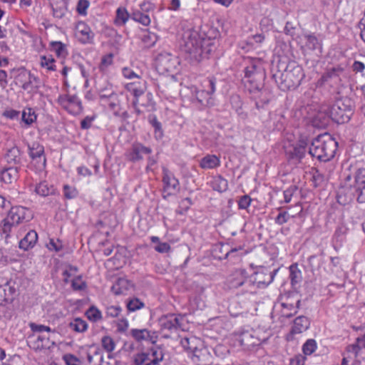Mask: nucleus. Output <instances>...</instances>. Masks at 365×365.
Instances as JSON below:
<instances>
[{"instance_id":"obj_1","label":"nucleus","mask_w":365,"mask_h":365,"mask_svg":"<svg viewBox=\"0 0 365 365\" xmlns=\"http://www.w3.org/2000/svg\"><path fill=\"white\" fill-rule=\"evenodd\" d=\"M354 180L351 182V176L347 175L343 185L337 192V202L341 205H346L354 200L359 203L365 202V168H361L356 170Z\"/></svg>"},{"instance_id":"obj_2","label":"nucleus","mask_w":365,"mask_h":365,"mask_svg":"<svg viewBox=\"0 0 365 365\" xmlns=\"http://www.w3.org/2000/svg\"><path fill=\"white\" fill-rule=\"evenodd\" d=\"M277 70L272 73V78L282 91H286L297 88L305 75L302 66L295 62L289 63L279 61L277 66Z\"/></svg>"},{"instance_id":"obj_3","label":"nucleus","mask_w":365,"mask_h":365,"mask_svg":"<svg viewBox=\"0 0 365 365\" xmlns=\"http://www.w3.org/2000/svg\"><path fill=\"white\" fill-rule=\"evenodd\" d=\"M354 103L347 97L337 99L331 106L324 105L321 107V113L326 115L324 120L331 118L336 123H347L354 113Z\"/></svg>"},{"instance_id":"obj_4","label":"nucleus","mask_w":365,"mask_h":365,"mask_svg":"<svg viewBox=\"0 0 365 365\" xmlns=\"http://www.w3.org/2000/svg\"><path fill=\"white\" fill-rule=\"evenodd\" d=\"M338 143L328 133L315 138L309 146V154L322 162L332 159L337 150Z\"/></svg>"},{"instance_id":"obj_5","label":"nucleus","mask_w":365,"mask_h":365,"mask_svg":"<svg viewBox=\"0 0 365 365\" xmlns=\"http://www.w3.org/2000/svg\"><path fill=\"white\" fill-rule=\"evenodd\" d=\"M185 51L190 53L191 58L200 62L205 58H208L213 51L214 45L209 38H201L197 35L190 36L185 42Z\"/></svg>"},{"instance_id":"obj_6","label":"nucleus","mask_w":365,"mask_h":365,"mask_svg":"<svg viewBox=\"0 0 365 365\" xmlns=\"http://www.w3.org/2000/svg\"><path fill=\"white\" fill-rule=\"evenodd\" d=\"M245 269H237L235 272V277L230 280V285L233 289H239V293L242 294H254L257 292V287L255 284L252 275L247 276Z\"/></svg>"},{"instance_id":"obj_7","label":"nucleus","mask_w":365,"mask_h":365,"mask_svg":"<svg viewBox=\"0 0 365 365\" xmlns=\"http://www.w3.org/2000/svg\"><path fill=\"white\" fill-rule=\"evenodd\" d=\"M278 272V269L271 270L269 267H261L252 275L257 289L266 288L270 284Z\"/></svg>"},{"instance_id":"obj_8","label":"nucleus","mask_w":365,"mask_h":365,"mask_svg":"<svg viewBox=\"0 0 365 365\" xmlns=\"http://www.w3.org/2000/svg\"><path fill=\"white\" fill-rule=\"evenodd\" d=\"M157 69L162 73H173L178 66V60L168 52L160 53L155 58Z\"/></svg>"},{"instance_id":"obj_9","label":"nucleus","mask_w":365,"mask_h":365,"mask_svg":"<svg viewBox=\"0 0 365 365\" xmlns=\"http://www.w3.org/2000/svg\"><path fill=\"white\" fill-rule=\"evenodd\" d=\"M32 217L31 212L28 208L21 206L11 207L6 216V218L14 226H17L23 222H29Z\"/></svg>"},{"instance_id":"obj_10","label":"nucleus","mask_w":365,"mask_h":365,"mask_svg":"<svg viewBox=\"0 0 365 365\" xmlns=\"http://www.w3.org/2000/svg\"><path fill=\"white\" fill-rule=\"evenodd\" d=\"M309 141L307 138H301L294 145L286 150L289 160L300 162L305 156Z\"/></svg>"},{"instance_id":"obj_11","label":"nucleus","mask_w":365,"mask_h":365,"mask_svg":"<svg viewBox=\"0 0 365 365\" xmlns=\"http://www.w3.org/2000/svg\"><path fill=\"white\" fill-rule=\"evenodd\" d=\"M16 296H17L16 282L9 280L0 285V305L12 303Z\"/></svg>"},{"instance_id":"obj_12","label":"nucleus","mask_w":365,"mask_h":365,"mask_svg":"<svg viewBox=\"0 0 365 365\" xmlns=\"http://www.w3.org/2000/svg\"><path fill=\"white\" fill-rule=\"evenodd\" d=\"M163 192L167 195L175 194L180 189V183L175 175L166 168H163Z\"/></svg>"},{"instance_id":"obj_13","label":"nucleus","mask_w":365,"mask_h":365,"mask_svg":"<svg viewBox=\"0 0 365 365\" xmlns=\"http://www.w3.org/2000/svg\"><path fill=\"white\" fill-rule=\"evenodd\" d=\"M182 315L174 314L163 316L160 319V327L163 329L169 331H177L182 327Z\"/></svg>"},{"instance_id":"obj_14","label":"nucleus","mask_w":365,"mask_h":365,"mask_svg":"<svg viewBox=\"0 0 365 365\" xmlns=\"http://www.w3.org/2000/svg\"><path fill=\"white\" fill-rule=\"evenodd\" d=\"M152 149L146 147L140 143H134L128 155V160L133 163L138 162L143 159V155H150Z\"/></svg>"},{"instance_id":"obj_15","label":"nucleus","mask_w":365,"mask_h":365,"mask_svg":"<svg viewBox=\"0 0 365 365\" xmlns=\"http://www.w3.org/2000/svg\"><path fill=\"white\" fill-rule=\"evenodd\" d=\"M245 75L248 79L254 78L264 81L265 78V73L259 61H252L250 64L245 68Z\"/></svg>"},{"instance_id":"obj_16","label":"nucleus","mask_w":365,"mask_h":365,"mask_svg":"<svg viewBox=\"0 0 365 365\" xmlns=\"http://www.w3.org/2000/svg\"><path fill=\"white\" fill-rule=\"evenodd\" d=\"M76 29L78 39L81 43L87 44L93 43L94 34L86 24L79 22Z\"/></svg>"},{"instance_id":"obj_17","label":"nucleus","mask_w":365,"mask_h":365,"mask_svg":"<svg viewBox=\"0 0 365 365\" xmlns=\"http://www.w3.org/2000/svg\"><path fill=\"white\" fill-rule=\"evenodd\" d=\"M20 166H6L0 172V180L11 184L19 178Z\"/></svg>"},{"instance_id":"obj_18","label":"nucleus","mask_w":365,"mask_h":365,"mask_svg":"<svg viewBox=\"0 0 365 365\" xmlns=\"http://www.w3.org/2000/svg\"><path fill=\"white\" fill-rule=\"evenodd\" d=\"M146 81L144 80L137 82L128 83L125 86V89L133 96V99H136L143 96L146 91Z\"/></svg>"},{"instance_id":"obj_19","label":"nucleus","mask_w":365,"mask_h":365,"mask_svg":"<svg viewBox=\"0 0 365 365\" xmlns=\"http://www.w3.org/2000/svg\"><path fill=\"white\" fill-rule=\"evenodd\" d=\"M133 101H137V103L144 108L146 112H154L156 110V103L153 99V95L150 92H148L145 96L139 97L136 99H133Z\"/></svg>"},{"instance_id":"obj_20","label":"nucleus","mask_w":365,"mask_h":365,"mask_svg":"<svg viewBox=\"0 0 365 365\" xmlns=\"http://www.w3.org/2000/svg\"><path fill=\"white\" fill-rule=\"evenodd\" d=\"M4 160L8 166H20L21 163V151L16 146H14L7 150L4 155Z\"/></svg>"},{"instance_id":"obj_21","label":"nucleus","mask_w":365,"mask_h":365,"mask_svg":"<svg viewBox=\"0 0 365 365\" xmlns=\"http://www.w3.org/2000/svg\"><path fill=\"white\" fill-rule=\"evenodd\" d=\"M29 148V156L33 160H36L37 162L41 163L42 166L46 165V158L44 156V148L37 143H34Z\"/></svg>"},{"instance_id":"obj_22","label":"nucleus","mask_w":365,"mask_h":365,"mask_svg":"<svg viewBox=\"0 0 365 365\" xmlns=\"http://www.w3.org/2000/svg\"><path fill=\"white\" fill-rule=\"evenodd\" d=\"M38 241V235L35 230H30L19 242V248L25 251L34 247Z\"/></svg>"},{"instance_id":"obj_23","label":"nucleus","mask_w":365,"mask_h":365,"mask_svg":"<svg viewBox=\"0 0 365 365\" xmlns=\"http://www.w3.org/2000/svg\"><path fill=\"white\" fill-rule=\"evenodd\" d=\"M309 325L310 322L307 317L299 316L294 319L291 333L293 334L302 333L309 329Z\"/></svg>"},{"instance_id":"obj_24","label":"nucleus","mask_w":365,"mask_h":365,"mask_svg":"<svg viewBox=\"0 0 365 365\" xmlns=\"http://www.w3.org/2000/svg\"><path fill=\"white\" fill-rule=\"evenodd\" d=\"M220 165V160L215 155H206L200 161V166L202 169H214Z\"/></svg>"},{"instance_id":"obj_25","label":"nucleus","mask_w":365,"mask_h":365,"mask_svg":"<svg viewBox=\"0 0 365 365\" xmlns=\"http://www.w3.org/2000/svg\"><path fill=\"white\" fill-rule=\"evenodd\" d=\"M130 282L125 278H118L111 287V292L115 295L123 294L129 289Z\"/></svg>"},{"instance_id":"obj_26","label":"nucleus","mask_w":365,"mask_h":365,"mask_svg":"<svg viewBox=\"0 0 365 365\" xmlns=\"http://www.w3.org/2000/svg\"><path fill=\"white\" fill-rule=\"evenodd\" d=\"M262 91L264 93H257L255 96H252V98L255 101V107L257 110L264 109L270 101V93L268 90L264 88Z\"/></svg>"},{"instance_id":"obj_27","label":"nucleus","mask_w":365,"mask_h":365,"mask_svg":"<svg viewBox=\"0 0 365 365\" xmlns=\"http://www.w3.org/2000/svg\"><path fill=\"white\" fill-rule=\"evenodd\" d=\"M49 336H38L36 340L29 342V346L36 351H38L43 349L49 348Z\"/></svg>"},{"instance_id":"obj_28","label":"nucleus","mask_w":365,"mask_h":365,"mask_svg":"<svg viewBox=\"0 0 365 365\" xmlns=\"http://www.w3.org/2000/svg\"><path fill=\"white\" fill-rule=\"evenodd\" d=\"M21 88L25 91H36L40 88V80L29 72L28 73V80L23 83Z\"/></svg>"},{"instance_id":"obj_29","label":"nucleus","mask_w":365,"mask_h":365,"mask_svg":"<svg viewBox=\"0 0 365 365\" xmlns=\"http://www.w3.org/2000/svg\"><path fill=\"white\" fill-rule=\"evenodd\" d=\"M257 79L252 78L247 81L248 85L246 86L252 96L265 93L264 91H262L264 88L263 81L257 82Z\"/></svg>"},{"instance_id":"obj_30","label":"nucleus","mask_w":365,"mask_h":365,"mask_svg":"<svg viewBox=\"0 0 365 365\" xmlns=\"http://www.w3.org/2000/svg\"><path fill=\"white\" fill-rule=\"evenodd\" d=\"M98 94L101 100H108L110 98H115L116 93L113 90L110 84L107 83L105 87L98 86L97 87Z\"/></svg>"},{"instance_id":"obj_31","label":"nucleus","mask_w":365,"mask_h":365,"mask_svg":"<svg viewBox=\"0 0 365 365\" xmlns=\"http://www.w3.org/2000/svg\"><path fill=\"white\" fill-rule=\"evenodd\" d=\"M195 98L202 106H207L212 103V96H210L205 89L195 91Z\"/></svg>"},{"instance_id":"obj_32","label":"nucleus","mask_w":365,"mask_h":365,"mask_svg":"<svg viewBox=\"0 0 365 365\" xmlns=\"http://www.w3.org/2000/svg\"><path fill=\"white\" fill-rule=\"evenodd\" d=\"M305 38V46L307 48L312 51L319 50V53H322V43L316 36L314 34L307 35Z\"/></svg>"},{"instance_id":"obj_33","label":"nucleus","mask_w":365,"mask_h":365,"mask_svg":"<svg viewBox=\"0 0 365 365\" xmlns=\"http://www.w3.org/2000/svg\"><path fill=\"white\" fill-rule=\"evenodd\" d=\"M68 327L76 332L83 333L87 330L88 324L81 318H76L69 323Z\"/></svg>"},{"instance_id":"obj_34","label":"nucleus","mask_w":365,"mask_h":365,"mask_svg":"<svg viewBox=\"0 0 365 365\" xmlns=\"http://www.w3.org/2000/svg\"><path fill=\"white\" fill-rule=\"evenodd\" d=\"M131 14H129L127 9L123 7H119L116 10V16L115 23L118 26H123L130 18Z\"/></svg>"},{"instance_id":"obj_35","label":"nucleus","mask_w":365,"mask_h":365,"mask_svg":"<svg viewBox=\"0 0 365 365\" xmlns=\"http://www.w3.org/2000/svg\"><path fill=\"white\" fill-rule=\"evenodd\" d=\"M82 104L77 96L73 95L68 96V110L71 113H78L82 110Z\"/></svg>"},{"instance_id":"obj_36","label":"nucleus","mask_w":365,"mask_h":365,"mask_svg":"<svg viewBox=\"0 0 365 365\" xmlns=\"http://www.w3.org/2000/svg\"><path fill=\"white\" fill-rule=\"evenodd\" d=\"M211 184L213 190L220 192H225L228 188L227 180L223 178L221 175L215 177Z\"/></svg>"},{"instance_id":"obj_37","label":"nucleus","mask_w":365,"mask_h":365,"mask_svg":"<svg viewBox=\"0 0 365 365\" xmlns=\"http://www.w3.org/2000/svg\"><path fill=\"white\" fill-rule=\"evenodd\" d=\"M230 102L232 108L236 110L241 118L243 120L246 119L247 118V113L244 112L242 108V102L240 97L238 95H233L230 98Z\"/></svg>"},{"instance_id":"obj_38","label":"nucleus","mask_w":365,"mask_h":365,"mask_svg":"<svg viewBox=\"0 0 365 365\" xmlns=\"http://www.w3.org/2000/svg\"><path fill=\"white\" fill-rule=\"evenodd\" d=\"M35 191L38 195L46 197L53 193L54 188L52 185H49L47 182L43 181L36 186Z\"/></svg>"},{"instance_id":"obj_39","label":"nucleus","mask_w":365,"mask_h":365,"mask_svg":"<svg viewBox=\"0 0 365 365\" xmlns=\"http://www.w3.org/2000/svg\"><path fill=\"white\" fill-rule=\"evenodd\" d=\"M36 118L35 111L31 108H26L21 114V121L27 126L31 125L36 120Z\"/></svg>"},{"instance_id":"obj_40","label":"nucleus","mask_w":365,"mask_h":365,"mask_svg":"<svg viewBox=\"0 0 365 365\" xmlns=\"http://www.w3.org/2000/svg\"><path fill=\"white\" fill-rule=\"evenodd\" d=\"M14 227H15L14 224L5 217L0 222V235L5 239H8Z\"/></svg>"},{"instance_id":"obj_41","label":"nucleus","mask_w":365,"mask_h":365,"mask_svg":"<svg viewBox=\"0 0 365 365\" xmlns=\"http://www.w3.org/2000/svg\"><path fill=\"white\" fill-rule=\"evenodd\" d=\"M264 35L262 34H257L249 36L245 43L250 48H256L264 41Z\"/></svg>"},{"instance_id":"obj_42","label":"nucleus","mask_w":365,"mask_h":365,"mask_svg":"<svg viewBox=\"0 0 365 365\" xmlns=\"http://www.w3.org/2000/svg\"><path fill=\"white\" fill-rule=\"evenodd\" d=\"M130 335L136 341L140 342L147 340L150 336V331L146 329H133L130 330Z\"/></svg>"},{"instance_id":"obj_43","label":"nucleus","mask_w":365,"mask_h":365,"mask_svg":"<svg viewBox=\"0 0 365 365\" xmlns=\"http://www.w3.org/2000/svg\"><path fill=\"white\" fill-rule=\"evenodd\" d=\"M130 19L143 26H148L150 23V19L148 14L140 11H135L131 14Z\"/></svg>"},{"instance_id":"obj_44","label":"nucleus","mask_w":365,"mask_h":365,"mask_svg":"<svg viewBox=\"0 0 365 365\" xmlns=\"http://www.w3.org/2000/svg\"><path fill=\"white\" fill-rule=\"evenodd\" d=\"M85 314L86 317L93 322H97L102 319L101 311L95 306L89 307Z\"/></svg>"},{"instance_id":"obj_45","label":"nucleus","mask_w":365,"mask_h":365,"mask_svg":"<svg viewBox=\"0 0 365 365\" xmlns=\"http://www.w3.org/2000/svg\"><path fill=\"white\" fill-rule=\"evenodd\" d=\"M289 278L292 285L299 283L302 279V273L297 264H293L289 267Z\"/></svg>"},{"instance_id":"obj_46","label":"nucleus","mask_w":365,"mask_h":365,"mask_svg":"<svg viewBox=\"0 0 365 365\" xmlns=\"http://www.w3.org/2000/svg\"><path fill=\"white\" fill-rule=\"evenodd\" d=\"M50 47L58 57L65 56L67 54L66 45L61 41H51Z\"/></svg>"},{"instance_id":"obj_47","label":"nucleus","mask_w":365,"mask_h":365,"mask_svg":"<svg viewBox=\"0 0 365 365\" xmlns=\"http://www.w3.org/2000/svg\"><path fill=\"white\" fill-rule=\"evenodd\" d=\"M71 287L74 291H83L87 288V283L83 280L82 275H78L71 280Z\"/></svg>"},{"instance_id":"obj_48","label":"nucleus","mask_w":365,"mask_h":365,"mask_svg":"<svg viewBox=\"0 0 365 365\" xmlns=\"http://www.w3.org/2000/svg\"><path fill=\"white\" fill-rule=\"evenodd\" d=\"M197 340L195 338H184L181 340V344L184 349L192 352L195 355V353L197 351V346H195V342Z\"/></svg>"},{"instance_id":"obj_49","label":"nucleus","mask_w":365,"mask_h":365,"mask_svg":"<svg viewBox=\"0 0 365 365\" xmlns=\"http://www.w3.org/2000/svg\"><path fill=\"white\" fill-rule=\"evenodd\" d=\"M41 66L46 67L49 71H56L55 59L51 56H41Z\"/></svg>"},{"instance_id":"obj_50","label":"nucleus","mask_w":365,"mask_h":365,"mask_svg":"<svg viewBox=\"0 0 365 365\" xmlns=\"http://www.w3.org/2000/svg\"><path fill=\"white\" fill-rule=\"evenodd\" d=\"M317 349V342L314 339H308L302 346V351L304 355H311Z\"/></svg>"},{"instance_id":"obj_51","label":"nucleus","mask_w":365,"mask_h":365,"mask_svg":"<svg viewBox=\"0 0 365 365\" xmlns=\"http://www.w3.org/2000/svg\"><path fill=\"white\" fill-rule=\"evenodd\" d=\"M101 344L103 348L108 353L112 352L115 349V344L109 336H105L102 338Z\"/></svg>"},{"instance_id":"obj_52","label":"nucleus","mask_w":365,"mask_h":365,"mask_svg":"<svg viewBox=\"0 0 365 365\" xmlns=\"http://www.w3.org/2000/svg\"><path fill=\"white\" fill-rule=\"evenodd\" d=\"M150 357L149 353H138L134 355L133 364L134 365H145V364L150 360Z\"/></svg>"},{"instance_id":"obj_53","label":"nucleus","mask_w":365,"mask_h":365,"mask_svg":"<svg viewBox=\"0 0 365 365\" xmlns=\"http://www.w3.org/2000/svg\"><path fill=\"white\" fill-rule=\"evenodd\" d=\"M216 79L215 78H207L204 81V89L212 96L215 91Z\"/></svg>"},{"instance_id":"obj_54","label":"nucleus","mask_w":365,"mask_h":365,"mask_svg":"<svg viewBox=\"0 0 365 365\" xmlns=\"http://www.w3.org/2000/svg\"><path fill=\"white\" fill-rule=\"evenodd\" d=\"M144 307L143 302L138 298H133L127 303V309L129 312H135Z\"/></svg>"},{"instance_id":"obj_55","label":"nucleus","mask_w":365,"mask_h":365,"mask_svg":"<svg viewBox=\"0 0 365 365\" xmlns=\"http://www.w3.org/2000/svg\"><path fill=\"white\" fill-rule=\"evenodd\" d=\"M90 6L88 0H78L76 6V11L79 15L86 16L87 9Z\"/></svg>"},{"instance_id":"obj_56","label":"nucleus","mask_w":365,"mask_h":365,"mask_svg":"<svg viewBox=\"0 0 365 365\" xmlns=\"http://www.w3.org/2000/svg\"><path fill=\"white\" fill-rule=\"evenodd\" d=\"M78 190L73 186L68 185H63V195L66 199H73L77 197Z\"/></svg>"},{"instance_id":"obj_57","label":"nucleus","mask_w":365,"mask_h":365,"mask_svg":"<svg viewBox=\"0 0 365 365\" xmlns=\"http://www.w3.org/2000/svg\"><path fill=\"white\" fill-rule=\"evenodd\" d=\"M343 68L340 67L332 68L330 70H328L322 77L321 80L324 82L328 81L329 79L336 77L338 76L339 72H342Z\"/></svg>"},{"instance_id":"obj_58","label":"nucleus","mask_w":365,"mask_h":365,"mask_svg":"<svg viewBox=\"0 0 365 365\" xmlns=\"http://www.w3.org/2000/svg\"><path fill=\"white\" fill-rule=\"evenodd\" d=\"M148 121L154 128L155 133H159L160 135L163 134L161 123L158 120L155 115L150 114L148 115Z\"/></svg>"},{"instance_id":"obj_59","label":"nucleus","mask_w":365,"mask_h":365,"mask_svg":"<svg viewBox=\"0 0 365 365\" xmlns=\"http://www.w3.org/2000/svg\"><path fill=\"white\" fill-rule=\"evenodd\" d=\"M295 215H290L287 211L281 212L274 219L276 224L282 225L288 222L290 217H294Z\"/></svg>"},{"instance_id":"obj_60","label":"nucleus","mask_w":365,"mask_h":365,"mask_svg":"<svg viewBox=\"0 0 365 365\" xmlns=\"http://www.w3.org/2000/svg\"><path fill=\"white\" fill-rule=\"evenodd\" d=\"M29 326H30L31 331H33L34 332L47 331V332L56 333L55 329H51L50 327L45 326L43 324H37L35 323H31Z\"/></svg>"},{"instance_id":"obj_61","label":"nucleus","mask_w":365,"mask_h":365,"mask_svg":"<svg viewBox=\"0 0 365 365\" xmlns=\"http://www.w3.org/2000/svg\"><path fill=\"white\" fill-rule=\"evenodd\" d=\"M120 361L116 360L112 354H108L106 358L101 356V362L99 365H120Z\"/></svg>"},{"instance_id":"obj_62","label":"nucleus","mask_w":365,"mask_h":365,"mask_svg":"<svg viewBox=\"0 0 365 365\" xmlns=\"http://www.w3.org/2000/svg\"><path fill=\"white\" fill-rule=\"evenodd\" d=\"M63 360L66 365H79L80 360L72 354H66L63 356Z\"/></svg>"},{"instance_id":"obj_63","label":"nucleus","mask_w":365,"mask_h":365,"mask_svg":"<svg viewBox=\"0 0 365 365\" xmlns=\"http://www.w3.org/2000/svg\"><path fill=\"white\" fill-rule=\"evenodd\" d=\"M157 36L154 34H147L143 37V41L145 43L146 46L151 47L155 45L157 41Z\"/></svg>"},{"instance_id":"obj_64","label":"nucleus","mask_w":365,"mask_h":365,"mask_svg":"<svg viewBox=\"0 0 365 365\" xmlns=\"http://www.w3.org/2000/svg\"><path fill=\"white\" fill-rule=\"evenodd\" d=\"M122 311V308L120 306L112 305L109 306L106 309V315L110 317H117Z\"/></svg>"}]
</instances>
